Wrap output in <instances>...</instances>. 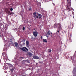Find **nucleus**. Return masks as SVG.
Here are the masks:
<instances>
[{"label": "nucleus", "mask_w": 76, "mask_h": 76, "mask_svg": "<svg viewBox=\"0 0 76 76\" xmlns=\"http://www.w3.org/2000/svg\"><path fill=\"white\" fill-rule=\"evenodd\" d=\"M67 7L66 10L67 12H70V6H71V1L70 0H68L67 1Z\"/></svg>", "instance_id": "obj_1"}, {"label": "nucleus", "mask_w": 76, "mask_h": 76, "mask_svg": "<svg viewBox=\"0 0 76 76\" xmlns=\"http://www.w3.org/2000/svg\"><path fill=\"white\" fill-rule=\"evenodd\" d=\"M37 13V14H37L36 12H35L34 13H33V15H34V18L36 19H38V18H39V19H41V18H42V15H41V14H38V13Z\"/></svg>", "instance_id": "obj_2"}, {"label": "nucleus", "mask_w": 76, "mask_h": 76, "mask_svg": "<svg viewBox=\"0 0 76 76\" xmlns=\"http://www.w3.org/2000/svg\"><path fill=\"white\" fill-rule=\"evenodd\" d=\"M20 49L23 51H25V52H26V51H28L29 50H28V49L25 47H23V48H21Z\"/></svg>", "instance_id": "obj_3"}, {"label": "nucleus", "mask_w": 76, "mask_h": 76, "mask_svg": "<svg viewBox=\"0 0 76 76\" xmlns=\"http://www.w3.org/2000/svg\"><path fill=\"white\" fill-rule=\"evenodd\" d=\"M33 34L35 37H37L38 36V32L37 31H34L33 33Z\"/></svg>", "instance_id": "obj_4"}, {"label": "nucleus", "mask_w": 76, "mask_h": 76, "mask_svg": "<svg viewBox=\"0 0 76 76\" xmlns=\"http://www.w3.org/2000/svg\"><path fill=\"white\" fill-rule=\"evenodd\" d=\"M53 33L52 32H50V30H48V32L47 33V35H46V37H48V36L50 35V34H52Z\"/></svg>", "instance_id": "obj_5"}, {"label": "nucleus", "mask_w": 76, "mask_h": 76, "mask_svg": "<svg viewBox=\"0 0 76 76\" xmlns=\"http://www.w3.org/2000/svg\"><path fill=\"white\" fill-rule=\"evenodd\" d=\"M58 29H59V31H60L62 28L61 26V24L60 23H59L58 24Z\"/></svg>", "instance_id": "obj_6"}, {"label": "nucleus", "mask_w": 76, "mask_h": 76, "mask_svg": "<svg viewBox=\"0 0 76 76\" xmlns=\"http://www.w3.org/2000/svg\"><path fill=\"white\" fill-rule=\"evenodd\" d=\"M8 65H9L8 66L10 67V69H12L14 67L13 66V65H12L10 64H9Z\"/></svg>", "instance_id": "obj_7"}, {"label": "nucleus", "mask_w": 76, "mask_h": 76, "mask_svg": "<svg viewBox=\"0 0 76 76\" xmlns=\"http://www.w3.org/2000/svg\"><path fill=\"white\" fill-rule=\"evenodd\" d=\"M27 54L28 56H29V57H31L32 56V53L29 52H28L27 53Z\"/></svg>", "instance_id": "obj_8"}, {"label": "nucleus", "mask_w": 76, "mask_h": 76, "mask_svg": "<svg viewBox=\"0 0 76 76\" xmlns=\"http://www.w3.org/2000/svg\"><path fill=\"white\" fill-rule=\"evenodd\" d=\"M33 57L34 59H36L38 60L39 59V57H38L37 56H34Z\"/></svg>", "instance_id": "obj_9"}, {"label": "nucleus", "mask_w": 76, "mask_h": 76, "mask_svg": "<svg viewBox=\"0 0 76 76\" xmlns=\"http://www.w3.org/2000/svg\"><path fill=\"white\" fill-rule=\"evenodd\" d=\"M57 25H58V23H55L53 25L54 28H57Z\"/></svg>", "instance_id": "obj_10"}, {"label": "nucleus", "mask_w": 76, "mask_h": 76, "mask_svg": "<svg viewBox=\"0 0 76 76\" xmlns=\"http://www.w3.org/2000/svg\"><path fill=\"white\" fill-rule=\"evenodd\" d=\"M29 41H26V46H27V45H29Z\"/></svg>", "instance_id": "obj_11"}, {"label": "nucleus", "mask_w": 76, "mask_h": 76, "mask_svg": "<svg viewBox=\"0 0 76 76\" xmlns=\"http://www.w3.org/2000/svg\"><path fill=\"white\" fill-rule=\"evenodd\" d=\"M14 44L15 46V47H18V43L16 42H15L14 43Z\"/></svg>", "instance_id": "obj_12"}, {"label": "nucleus", "mask_w": 76, "mask_h": 76, "mask_svg": "<svg viewBox=\"0 0 76 76\" xmlns=\"http://www.w3.org/2000/svg\"><path fill=\"white\" fill-rule=\"evenodd\" d=\"M10 71H11V72H13V70H15V67H13V68H12V69H10Z\"/></svg>", "instance_id": "obj_13"}, {"label": "nucleus", "mask_w": 76, "mask_h": 76, "mask_svg": "<svg viewBox=\"0 0 76 76\" xmlns=\"http://www.w3.org/2000/svg\"><path fill=\"white\" fill-rule=\"evenodd\" d=\"M43 42H47V39H43Z\"/></svg>", "instance_id": "obj_14"}, {"label": "nucleus", "mask_w": 76, "mask_h": 76, "mask_svg": "<svg viewBox=\"0 0 76 76\" xmlns=\"http://www.w3.org/2000/svg\"><path fill=\"white\" fill-rule=\"evenodd\" d=\"M4 53H2V55H3V59H5L6 57H5V56H4Z\"/></svg>", "instance_id": "obj_15"}, {"label": "nucleus", "mask_w": 76, "mask_h": 76, "mask_svg": "<svg viewBox=\"0 0 76 76\" xmlns=\"http://www.w3.org/2000/svg\"><path fill=\"white\" fill-rule=\"evenodd\" d=\"M10 14H9V15H14V14H15V13L13 12H10Z\"/></svg>", "instance_id": "obj_16"}, {"label": "nucleus", "mask_w": 76, "mask_h": 76, "mask_svg": "<svg viewBox=\"0 0 76 76\" xmlns=\"http://www.w3.org/2000/svg\"><path fill=\"white\" fill-rule=\"evenodd\" d=\"M51 50L50 49H49L48 50V52H49V53H51Z\"/></svg>", "instance_id": "obj_17"}, {"label": "nucleus", "mask_w": 76, "mask_h": 76, "mask_svg": "<svg viewBox=\"0 0 76 76\" xmlns=\"http://www.w3.org/2000/svg\"><path fill=\"white\" fill-rule=\"evenodd\" d=\"M28 10L29 11H32V8L31 7H30L28 8Z\"/></svg>", "instance_id": "obj_18"}, {"label": "nucleus", "mask_w": 76, "mask_h": 76, "mask_svg": "<svg viewBox=\"0 0 76 76\" xmlns=\"http://www.w3.org/2000/svg\"><path fill=\"white\" fill-rule=\"evenodd\" d=\"M22 64H25V61L23 60L22 61Z\"/></svg>", "instance_id": "obj_19"}, {"label": "nucleus", "mask_w": 76, "mask_h": 76, "mask_svg": "<svg viewBox=\"0 0 76 76\" xmlns=\"http://www.w3.org/2000/svg\"><path fill=\"white\" fill-rule=\"evenodd\" d=\"M10 45L12 44H13V42L11 41H10Z\"/></svg>", "instance_id": "obj_20"}, {"label": "nucleus", "mask_w": 76, "mask_h": 76, "mask_svg": "<svg viewBox=\"0 0 76 76\" xmlns=\"http://www.w3.org/2000/svg\"><path fill=\"white\" fill-rule=\"evenodd\" d=\"M35 39V38H34L33 37H32L31 38V39H33V40H34Z\"/></svg>", "instance_id": "obj_21"}, {"label": "nucleus", "mask_w": 76, "mask_h": 76, "mask_svg": "<svg viewBox=\"0 0 76 76\" xmlns=\"http://www.w3.org/2000/svg\"><path fill=\"white\" fill-rule=\"evenodd\" d=\"M25 27H23L22 28L23 30L25 31Z\"/></svg>", "instance_id": "obj_22"}, {"label": "nucleus", "mask_w": 76, "mask_h": 76, "mask_svg": "<svg viewBox=\"0 0 76 76\" xmlns=\"http://www.w3.org/2000/svg\"><path fill=\"white\" fill-rule=\"evenodd\" d=\"M13 10V8H11L10 9V11H12Z\"/></svg>", "instance_id": "obj_23"}, {"label": "nucleus", "mask_w": 76, "mask_h": 76, "mask_svg": "<svg viewBox=\"0 0 76 76\" xmlns=\"http://www.w3.org/2000/svg\"><path fill=\"white\" fill-rule=\"evenodd\" d=\"M20 47H22L23 46V45H22V44H20Z\"/></svg>", "instance_id": "obj_24"}, {"label": "nucleus", "mask_w": 76, "mask_h": 76, "mask_svg": "<svg viewBox=\"0 0 76 76\" xmlns=\"http://www.w3.org/2000/svg\"><path fill=\"white\" fill-rule=\"evenodd\" d=\"M25 42H23V45H25Z\"/></svg>", "instance_id": "obj_25"}, {"label": "nucleus", "mask_w": 76, "mask_h": 76, "mask_svg": "<svg viewBox=\"0 0 76 76\" xmlns=\"http://www.w3.org/2000/svg\"><path fill=\"white\" fill-rule=\"evenodd\" d=\"M57 32H58V33H59V30H58V31H57Z\"/></svg>", "instance_id": "obj_26"}, {"label": "nucleus", "mask_w": 76, "mask_h": 76, "mask_svg": "<svg viewBox=\"0 0 76 76\" xmlns=\"http://www.w3.org/2000/svg\"><path fill=\"white\" fill-rule=\"evenodd\" d=\"M20 75H21V76H23V74L22 73H21Z\"/></svg>", "instance_id": "obj_27"}, {"label": "nucleus", "mask_w": 76, "mask_h": 76, "mask_svg": "<svg viewBox=\"0 0 76 76\" xmlns=\"http://www.w3.org/2000/svg\"><path fill=\"white\" fill-rule=\"evenodd\" d=\"M41 39H42V36L41 37Z\"/></svg>", "instance_id": "obj_28"}, {"label": "nucleus", "mask_w": 76, "mask_h": 76, "mask_svg": "<svg viewBox=\"0 0 76 76\" xmlns=\"http://www.w3.org/2000/svg\"><path fill=\"white\" fill-rule=\"evenodd\" d=\"M20 58H22H22H23L22 57H20Z\"/></svg>", "instance_id": "obj_29"}, {"label": "nucleus", "mask_w": 76, "mask_h": 76, "mask_svg": "<svg viewBox=\"0 0 76 76\" xmlns=\"http://www.w3.org/2000/svg\"><path fill=\"white\" fill-rule=\"evenodd\" d=\"M10 12H8V14L9 15V14H10Z\"/></svg>", "instance_id": "obj_30"}, {"label": "nucleus", "mask_w": 76, "mask_h": 76, "mask_svg": "<svg viewBox=\"0 0 76 76\" xmlns=\"http://www.w3.org/2000/svg\"><path fill=\"white\" fill-rule=\"evenodd\" d=\"M51 37H53V36H52V34L51 35Z\"/></svg>", "instance_id": "obj_31"}, {"label": "nucleus", "mask_w": 76, "mask_h": 76, "mask_svg": "<svg viewBox=\"0 0 76 76\" xmlns=\"http://www.w3.org/2000/svg\"><path fill=\"white\" fill-rule=\"evenodd\" d=\"M64 15H65V13H64Z\"/></svg>", "instance_id": "obj_32"}, {"label": "nucleus", "mask_w": 76, "mask_h": 76, "mask_svg": "<svg viewBox=\"0 0 76 76\" xmlns=\"http://www.w3.org/2000/svg\"><path fill=\"white\" fill-rule=\"evenodd\" d=\"M4 54L5 55L6 57V54L5 53Z\"/></svg>", "instance_id": "obj_33"}, {"label": "nucleus", "mask_w": 76, "mask_h": 76, "mask_svg": "<svg viewBox=\"0 0 76 76\" xmlns=\"http://www.w3.org/2000/svg\"><path fill=\"white\" fill-rule=\"evenodd\" d=\"M54 15H55V12L54 13Z\"/></svg>", "instance_id": "obj_34"}, {"label": "nucleus", "mask_w": 76, "mask_h": 76, "mask_svg": "<svg viewBox=\"0 0 76 76\" xmlns=\"http://www.w3.org/2000/svg\"><path fill=\"white\" fill-rule=\"evenodd\" d=\"M72 57H71V58L72 59Z\"/></svg>", "instance_id": "obj_35"}, {"label": "nucleus", "mask_w": 76, "mask_h": 76, "mask_svg": "<svg viewBox=\"0 0 76 76\" xmlns=\"http://www.w3.org/2000/svg\"><path fill=\"white\" fill-rule=\"evenodd\" d=\"M72 14H73V12H72Z\"/></svg>", "instance_id": "obj_36"}, {"label": "nucleus", "mask_w": 76, "mask_h": 76, "mask_svg": "<svg viewBox=\"0 0 76 76\" xmlns=\"http://www.w3.org/2000/svg\"><path fill=\"white\" fill-rule=\"evenodd\" d=\"M0 37H1V36H0Z\"/></svg>", "instance_id": "obj_37"}]
</instances>
